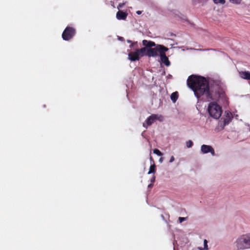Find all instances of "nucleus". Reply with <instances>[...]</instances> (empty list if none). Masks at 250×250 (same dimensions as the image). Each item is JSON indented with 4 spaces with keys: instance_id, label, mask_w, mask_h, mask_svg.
<instances>
[{
    "instance_id": "16",
    "label": "nucleus",
    "mask_w": 250,
    "mask_h": 250,
    "mask_svg": "<svg viewBox=\"0 0 250 250\" xmlns=\"http://www.w3.org/2000/svg\"><path fill=\"white\" fill-rule=\"evenodd\" d=\"M193 145V142L191 140H188L186 142V146L188 148L192 147Z\"/></svg>"
},
{
    "instance_id": "29",
    "label": "nucleus",
    "mask_w": 250,
    "mask_h": 250,
    "mask_svg": "<svg viewBox=\"0 0 250 250\" xmlns=\"http://www.w3.org/2000/svg\"><path fill=\"white\" fill-rule=\"evenodd\" d=\"M122 39H123V37H120V40H122Z\"/></svg>"
},
{
    "instance_id": "17",
    "label": "nucleus",
    "mask_w": 250,
    "mask_h": 250,
    "mask_svg": "<svg viewBox=\"0 0 250 250\" xmlns=\"http://www.w3.org/2000/svg\"><path fill=\"white\" fill-rule=\"evenodd\" d=\"M213 0V2L215 4L220 3V4H223L225 3V0Z\"/></svg>"
},
{
    "instance_id": "12",
    "label": "nucleus",
    "mask_w": 250,
    "mask_h": 250,
    "mask_svg": "<svg viewBox=\"0 0 250 250\" xmlns=\"http://www.w3.org/2000/svg\"><path fill=\"white\" fill-rule=\"evenodd\" d=\"M240 77L243 79L248 80H250V71H240L239 72Z\"/></svg>"
},
{
    "instance_id": "20",
    "label": "nucleus",
    "mask_w": 250,
    "mask_h": 250,
    "mask_svg": "<svg viewBox=\"0 0 250 250\" xmlns=\"http://www.w3.org/2000/svg\"><path fill=\"white\" fill-rule=\"evenodd\" d=\"M207 244H208V241L206 239H205L204 241V248L203 249L204 250H208Z\"/></svg>"
},
{
    "instance_id": "24",
    "label": "nucleus",
    "mask_w": 250,
    "mask_h": 250,
    "mask_svg": "<svg viewBox=\"0 0 250 250\" xmlns=\"http://www.w3.org/2000/svg\"><path fill=\"white\" fill-rule=\"evenodd\" d=\"M127 42H128V43H131V44L132 43V41L131 40H127Z\"/></svg>"
},
{
    "instance_id": "27",
    "label": "nucleus",
    "mask_w": 250,
    "mask_h": 250,
    "mask_svg": "<svg viewBox=\"0 0 250 250\" xmlns=\"http://www.w3.org/2000/svg\"><path fill=\"white\" fill-rule=\"evenodd\" d=\"M160 162H162V158H161L160 159Z\"/></svg>"
},
{
    "instance_id": "18",
    "label": "nucleus",
    "mask_w": 250,
    "mask_h": 250,
    "mask_svg": "<svg viewBox=\"0 0 250 250\" xmlns=\"http://www.w3.org/2000/svg\"><path fill=\"white\" fill-rule=\"evenodd\" d=\"M229 1L233 4H239L241 2L242 0H229Z\"/></svg>"
},
{
    "instance_id": "7",
    "label": "nucleus",
    "mask_w": 250,
    "mask_h": 250,
    "mask_svg": "<svg viewBox=\"0 0 250 250\" xmlns=\"http://www.w3.org/2000/svg\"><path fill=\"white\" fill-rule=\"evenodd\" d=\"M156 120L162 122L163 121V117L162 115H158L157 114H152L143 124V126L147 128L148 126L151 125Z\"/></svg>"
},
{
    "instance_id": "28",
    "label": "nucleus",
    "mask_w": 250,
    "mask_h": 250,
    "mask_svg": "<svg viewBox=\"0 0 250 250\" xmlns=\"http://www.w3.org/2000/svg\"><path fill=\"white\" fill-rule=\"evenodd\" d=\"M151 186H152V184L149 185L148 187H150Z\"/></svg>"
},
{
    "instance_id": "21",
    "label": "nucleus",
    "mask_w": 250,
    "mask_h": 250,
    "mask_svg": "<svg viewBox=\"0 0 250 250\" xmlns=\"http://www.w3.org/2000/svg\"><path fill=\"white\" fill-rule=\"evenodd\" d=\"M174 161V157L172 156L171 157V158L170 159L169 162L170 163H172Z\"/></svg>"
},
{
    "instance_id": "22",
    "label": "nucleus",
    "mask_w": 250,
    "mask_h": 250,
    "mask_svg": "<svg viewBox=\"0 0 250 250\" xmlns=\"http://www.w3.org/2000/svg\"><path fill=\"white\" fill-rule=\"evenodd\" d=\"M142 11H136V14H137L138 15H140L141 13H142Z\"/></svg>"
},
{
    "instance_id": "4",
    "label": "nucleus",
    "mask_w": 250,
    "mask_h": 250,
    "mask_svg": "<svg viewBox=\"0 0 250 250\" xmlns=\"http://www.w3.org/2000/svg\"><path fill=\"white\" fill-rule=\"evenodd\" d=\"M208 111L210 116L215 119H218L222 113L221 106L215 102H210L208 104Z\"/></svg>"
},
{
    "instance_id": "11",
    "label": "nucleus",
    "mask_w": 250,
    "mask_h": 250,
    "mask_svg": "<svg viewBox=\"0 0 250 250\" xmlns=\"http://www.w3.org/2000/svg\"><path fill=\"white\" fill-rule=\"evenodd\" d=\"M127 16V13L123 11L119 10L116 14V18L119 20H125Z\"/></svg>"
},
{
    "instance_id": "3",
    "label": "nucleus",
    "mask_w": 250,
    "mask_h": 250,
    "mask_svg": "<svg viewBox=\"0 0 250 250\" xmlns=\"http://www.w3.org/2000/svg\"><path fill=\"white\" fill-rule=\"evenodd\" d=\"M235 244L238 250L250 249V232L239 236Z\"/></svg>"
},
{
    "instance_id": "10",
    "label": "nucleus",
    "mask_w": 250,
    "mask_h": 250,
    "mask_svg": "<svg viewBox=\"0 0 250 250\" xmlns=\"http://www.w3.org/2000/svg\"><path fill=\"white\" fill-rule=\"evenodd\" d=\"M201 151L203 153H208L210 152L212 155H215V151L213 147L210 146L203 145L201 147Z\"/></svg>"
},
{
    "instance_id": "6",
    "label": "nucleus",
    "mask_w": 250,
    "mask_h": 250,
    "mask_svg": "<svg viewBox=\"0 0 250 250\" xmlns=\"http://www.w3.org/2000/svg\"><path fill=\"white\" fill-rule=\"evenodd\" d=\"M76 34V30L74 27L67 26L62 33V38L64 41H69Z\"/></svg>"
},
{
    "instance_id": "8",
    "label": "nucleus",
    "mask_w": 250,
    "mask_h": 250,
    "mask_svg": "<svg viewBox=\"0 0 250 250\" xmlns=\"http://www.w3.org/2000/svg\"><path fill=\"white\" fill-rule=\"evenodd\" d=\"M233 118L231 112L229 111L225 112L224 117L221 118V120L219 122V125L224 128V127L228 125L232 120Z\"/></svg>"
},
{
    "instance_id": "2",
    "label": "nucleus",
    "mask_w": 250,
    "mask_h": 250,
    "mask_svg": "<svg viewBox=\"0 0 250 250\" xmlns=\"http://www.w3.org/2000/svg\"><path fill=\"white\" fill-rule=\"evenodd\" d=\"M143 45L145 46L142 48H145L144 56H146L148 57H154L158 55L163 50L160 46L165 47L161 44H156L154 42L144 40L142 42Z\"/></svg>"
},
{
    "instance_id": "26",
    "label": "nucleus",
    "mask_w": 250,
    "mask_h": 250,
    "mask_svg": "<svg viewBox=\"0 0 250 250\" xmlns=\"http://www.w3.org/2000/svg\"><path fill=\"white\" fill-rule=\"evenodd\" d=\"M178 219H186V217H179L178 218Z\"/></svg>"
},
{
    "instance_id": "19",
    "label": "nucleus",
    "mask_w": 250,
    "mask_h": 250,
    "mask_svg": "<svg viewBox=\"0 0 250 250\" xmlns=\"http://www.w3.org/2000/svg\"><path fill=\"white\" fill-rule=\"evenodd\" d=\"M138 47V42H132V43L129 45V48H132L133 47Z\"/></svg>"
},
{
    "instance_id": "5",
    "label": "nucleus",
    "mask_w": 250,
    "mask_h": 250,
    "mask_svg": "<svg viewBox=\"0 0 250 250\" xmlns=\"http://www.w3.org/2000/svg\"><path fill=\"white\" fill-rule=\"evenodd\" d=\"M145 48L136 49L135 51L128 53V59L132 62L139 61L140 58L144 56Z\"/></svg>"
},
{
    "instance_id": "15",
    "label": "nucleus",
    "mask_w": 250,
    "mask_h": 250,
    "mask_svg": "<svg viewBox=\"0 0 250 250\" xmlns=\"http://www.w3.org/2000/svg\"><path fill=\"white\" fill-rule=\"evenodd\" d=\"M153 153L159 156H161L163 155V153L159 149L157 148H155L153 150Z\"/></svg>"
},
{
    "instance_id": "13",
    "label": "nucleus",
    "mask_w": 250,
    "mask_h": 250,
    "mask_svg": "<svg viewBox=\"0 0 250 250\" xmlns=\"http://www.w3.org/2000/svg\"><path fill=\"white\" fill-rule=\"evenodd\" d=\"M178 98V93L177 92H173L171 94L170 96L171 100L173 101V102L175 103Z\"/></svg>"
},
{
    "instance_id": "1",
    "label": "nucleus",
    "mask_w": 250,
    "mask_h": 250,
    "mask_svg": "<svg viewBox=\"0 0 250 250\" xmlns=\"http://www.w3.org/2000/svg\"><path fill=\"white\" fill-rule=\"evenodd\" d=\"M187 84L194 92L198 99L209 101L212 100L208 81L204 77L191 75L187 80Z\"/></svg>"
},
{
    "instance_id": "14",
    "label": "nucleus",
    "mask_w": 250,
    "mask_h": 250,
    "mask_svg": "<svg viewBox=\"0 0 250 250\" xmlns=\"http://www.w3.org/2000/svg\"><path fill=\"white\" fill-rule=\"evenodd\" d=\"M156 171V166L154 164L150 166L149 171L148 172V174H150L151 173H154Z\"/></svg>"
},
{
    "instance_id": "9",
    "label": "nucleus",
    "mask_w": 250,
    "mask_h": 250,
    "mask_svg": "<svg viewBox=\"0 0 250 250\" xmlns=\"http://www.w3.org/2000/svg\"><path fill=\"white\" fill-rule=\"evenodd\" d=\"M160 47V48H162V49H163L161 51L160 53L159 54L161 61L163 63H164L167 66H168L170 65V62L166 54V52H167L168 50V48L166 47Z\"/></svg>"
},
{
    "instance_id": "25",
    "label": "nucleus",
    "mask_w": 250,
    "mask_h": 250,
    "mask_svg": "<svg viewBox=\"0 0 250 250\" xmlns=\"http://www.w3.org/2000/svg\"><path fill=\"white\" fill-rule=\"evenodd\" d=\"M185 220H179V223H181L183 221H184Z\"/></svg>"
},
{
    "instance_id": "23",
    "label": "nucleus",
    "mask_w": 250,
    "mask_h": 250,
    "mask_svg": "<svg viewBox=\"0 0 250 250\" xmlns=\"http://www.w3.org/2000/svg\"><path fill=\"white\" fill-rule=\"evenodd\" d=\"M155 177L153 176V178L151 179V182H154L155 181Z\"/></svg>"
}]
</instances>
